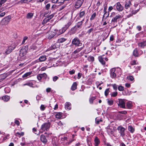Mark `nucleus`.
<instances>
[{
  "label": "nucleus",
  "instance_id": "1",
  "mask_svg": "<svg viewBox=\"0 0 146 146\" xmlns=\"http://www.w3.org/2000/svg\"><path fill=\"white\" fill-rule=\"evenodd\" d=\"M72 43L74 45L78 46H81L82 45V43L81 42L79 39L77 37H75L72 41Z\"/></svg>",
  "mask_w": 146,
  "mask_h": 146
},
{
  "label": "nucleus",
  "instance_id": "2",
  "mask_svg": "<svg viewBox=\"0 0 146 146\" xmlns=\"http://www.w3.org/2000/svg\"><path fill=\"white\" fill-rule=\"evenodd\" d=\"M50 123H45L42 124L41 129L43 131H47L50 127Z\"/></svg>",
  "mask_w": 146,
  "mask_h": 146
},
{
  "label": "nucleus",
  "instance_id": "3",
  "mask_svg": "<svg viewBox=\"0 0 146 146\" xmlns=\"http://www.w3.org/2000/svg\"><path fill=\"white\" fill-rule=\"evenodd\" d=\"M117 129L119 131V132L122 137H123L124 136L125 129L124 127L122 126H119L117 128Z\"/></svg>",
  "mask_w": 146,
  "mask_h": 146
},
{
  "label": "nucleus",
  "instance_id": "4",
  "mask_svg": "<svg viewBox=\"0 0 146 146\" xmlns=\"http://www.w3.org/2000/svg\"><path fill=\"white\" fill-rule=\"evenodd\" d=\"M84 1V0H77L75 5V7L77 9L80 8L82 5Z\"/></svg>",
  "mask_w": 146,
  "mask_h": 146
},
{
  "label": "nucleus",
  "instance_id": "5",
  "mask_svg": "<svg viewBox=\"0 0 146 146\" xmlns=\"http://www.w3.org/2000/svg\"><path fill=\"white\" fill-rule=\"evenodd\" d=\"M47 75L46 73L39 74L37 76V78L39 80H40L42 78H46Z\"/></svg>",
  "mask_w": 146,
  "mask_h": 146
},
{
  "label": "nucleus",
  "instance_id": "6",
  "mask_svg": "<svg viewBox=\"0 0 146 146\" xmlns=\"http://www.w3.org/2000/svg\"><path fill=\"white\" fill-rule=\"evenodd\" d=\"M119 103L118 104L120 107L123 108H125V102L124 100L122 99H120L119 100Z\"/></svg>",
  "mask_w": 146,
  "mask_h": 146
},
{
  "label": "nucleus",
  "instance_id": "7",
  "mask_svg": "<svg viewBox=\"0 0 146 146\" xmlns=\"http://www.w3.org/2000/svg\"><path fill=\"white\" fill-rule=\"evenodd\" d=\"M15 48V47L11 46H9L7 48L5 53L6 54H9L12 52V50H13Z\"/></svg>",
  "mask_w": 146,
  "mask_h": 146
},
{
  "label": "nucleus",
  "instance_id": "8",
  "mask_svg": "<svg viewBox=\"0 0 146 146\" xmlns=\"http://www.w3.org/2000/svg\"><path fill=\"white\" fill-rule=\"evenodd\" d=\"M27 53L26 49L25 48H22L20 50L19 55L21 56L25 55Z\"/></svg>",
  "mask_w": 146,
  "mask_h": 146
},
{
  "label": "nucleus",
  "instance_id": "9",
  "mask_svg": "<svg viewBox=\"0 0 146 146\" xmlns=\"http://www.w3.org/2000/svg\"><path fill=\"white\" fill-rule=\"evenodd\" d=\"M116 8L117 10L119 11H121L123 9V7L119 2L116 4Z\"/></svg>",
  "mask_w": 146,
  "mask_h": 146
},
{
  "label": "nucleus",
  "instance_id": "10",
  "mask_svg": "<svg viewBox=\"0 0 146 146\" xmlns=\"http://www.w3.org/2000/svg\"><path fill=\"white\" fill-rule=\"evenodd\" d=\"M115 68H113L110 70L111 76L112 78H116V74L115 73Z\"/></svg>",
  "mask_w": 146,
  "mask_h": 146
},
{
  "label": "nucleus",
  "instance_id": "11",
  "mask_svg": "<svg viewBox=\"0 0 146 146\" xmlns=\"http://www.w3.org/2000/svg\"><path fill=\"white\" fill-rule=\"evenodd\" d=\"M40 140L43 143L45 144L47 142V140L45 136L44 135H41L40 136Z\"/></svg>",
  "mask_w": 146,
  "mask_h": 146
},
{
  "label": "nucleus",
  "instance_id": "12",
  "mask_svg": "<svg viewBox=\"0 0 146 146\" xmlns=\"http://www.w3.org/2000/svg\"><path fill=\"white\" fill-rule=\"evenodd\" d=\"M121 18V16L120 15H117L112 19L111 20V22L114 23H117V20Z\"/></svg>",
  "mask_w": 146,
  "mask_h": 146
},
{
  "label": "nucleus",
  "instance_id": "13",
  "mask_svg": "<svg viewBox=\"0 0 146 146\" xmlns=\"http://www.w3.org/2000/svg\"><path fill=\"white\" fill-rule=\"evenodd\" d=\"M83 20H83L81 21L78 22L77 25L75 26L73 28H74L76 30L78 28H80L83 23ZM72 29H74V28H73Z\"/></svg>",
  "mask_w": 146,
  "mask_h": 146
},
{
  "label": "nucleus",
  "instance_id": "14",
  "mask_svg": "<svg viewBox=\"0 0 146 146\" xmlns=\"http://www.w3.org/2000/svg\"><path fill=\"white\" fill-rule=\"evenodd\" d=\"M54 14H52L47 17H46L43 20L44 22L47 23L48 22L50 19L53 17Z\"/></svg>",
  "mask_w": 146,
  "mask_h": 146
},
{
  "label": "nucleus",
  "instance_id": "15",
  "mask_svg": "<svg viewBox=\"0 0 146 146\" xmlns=\"http://www.w3.org/2000/svg\"><path fill=\"white\" fill-rule=\"evenodd\" d=\"M56 33L54 32H50L48 33V38L49 39H51L56 35Z\"/></svg>",
  "mask_w": 146,
  "mask_h": 146
},
{
  "label": "nucleus",
  "instance_id": "16",
  "mask_svg": "<svg viewBox=\"0 0 146 146\" xmlns=\"http://www.w3.org/2000/svg\"><path fill=\"white\" fill-rule=\"evenodd\" d=\"M72 24V22L71 21L69 22L66 25L65 27H63L64 31H62L61 33H64L65 31Z\"/></svg>",
  "mask_w": 146,
  "mask_h": 146
},
{
  "label": "nucleus",
  "instance_id": "17",
  "mask_svg": "<svg viewBox=\"0 0 146 146\" xmlns=\"http://www.w3.org/2000/svg\"><path fill=\"white\" fill-rule=\"evenodd\" d=\"M94 145L95 146H98L99 144L100 143V141L98 137H95L94 140Z\"/></svg>",
  "mask_w": 146,
  "mask_h": 146
},
{
  "label": "nucleus",
  "instance_id": "18",
  "mask_svg": "<svg viewBox=\"0 0 146 146\" xmlns=\"http://www.w3.org/2000/svg\"><path fill=\"white\" fill-rule=\"evenodd\" d=\"M138 45L139 47L141 48H143L144 46H146V41L139 43L138 44Z\"/></svg>",
  "mask_w": 146,
  "mask_h": 146
},
{
  "label": "nucleus",
  "instance_id": "19",
  "mask_svg": "<svg viewBox=\"0 0 146 146\" xmlns=\"http://www.w3.org/2000/svg\"><path fill=\"white\" fill-rule=\"evenodd\" d=\"M98 59L99 61L101 63V64L103 65H105L106 62L104 60V58H103L102 56H99L98 57Z\"/></svg>",
  "mask_w": 146,
  "mask_h": 146
},
{
  "label": "nucleus",
  "instance_id": "20",
  "mask_svg": "<svg viewBox=\"0 0 146 146\" xmlns=\"http://www.w3.org/2000/svg\"><path fill=\"white\" fill-rule=\"evenodd\" d=\"M71 104L69 102H66L65 106V108L66 109L70 110L71 109Z\"/></svg>",
  "mask_w": 146,
  "mask_h": 146
},
{
  "label": "nucleus",
  "instance_id": "21",
  "mask_svg": "<svg viewBox=\"0 0 146 146\" xmlns=\"http://www.w3.org/2000/svg\"><path fill=\"white\" fill-rule=\"evenodd\" d=\"M131 5V2L128 1L126 2L125 5V8L126 9H128Z\"/></svg>",
  "mask_w": 146,
  "mask_h": 146
},
{
  "label": "nucleus",
  "instance_id": "22",
  "mask_svg": "<svg viewBox=\"0 0 146 146\" xmlns=\"http://www.w3.org/2000/svg\"><path fill=\"white\" fill-rule=\"evenodd\" d=\"M46 57L45 56H41L39 58V60L40 62L45 61L46 60Z\"/></svg>",
  "mask_w": 146,
  "mask_h": 146
},
{
  "label": "nucleus",
  "instance_id": "23",
  "mask_svg": "<svg viewBox=\"0 0 146 146\" xmlns=\"http://www.w3.org/2000/svg\"><path fill=\"white\" fill-rule=\"evenodd\" d=\"M34 14L32 13H28L27 15L26 18L27 19H31L32 18Z\"/></svg>",
  "mask_w": 146,
  "mask_h": 146
},
{
  "label": "nucleus",
  "instance_id": "24",
  "mask_svg": "<svg viewBox=\"0 0 146 146\" xmlns=\"http://www.w3.org/2000/svg\"><path fill=\"white\" fill-rule=\"evenodd\" d=\"M77 84L76 82H74L72 85L71 88L72 91L75 90L77 88Z\"/></svg>",
  "mask_w": 146,
  "mask_h": 146
},
{
  "label": "nucleus",
  "instance_id": "25",
  "mask_svg": "<svg viewBox=\"0 0 146 146\" xmlns=\"http://www.w3.org/2000/svg\"><path fill=\"white\" fill-rule=\"evenodd\" d=\"M2 100L5 101H8L10 99V97L8 96H5L2 97Z\"/></svg>",
  "mask_w": 146,
  "mask_h": 146
},
{
  "label": "nucleus",
  "instance_id": "26",
  "mask_svg": "<svg viewBox=\"0 0 146 146\" xmlns=\"http://www.w3.org/2000/svg\"><path fill=\"white\" fill-rule=\"evenodd\" d=\"M56 117L58 119H60L62 117V113L59 112L57 113L56 115Z\"/></svg>",
  "mask_w": 146,
  "mask_h": 146
},
{
  "label": "nucleus",
  "instance_id": "27",
  "mask_svg": "<svg viewBox=\"0 0 146 146\" xmlns=\"http://www.w3.org/2000/svg\"><path fill=\"white\" fill-rule=\"evenodd\" d=\"M24 135V133L21 132V133L17 132L15 134V135L20 137L21 136H23Z\"/></svg>",
  "mask_w": 146,
  "mask_h": 146
},
{
  "label": "nucleus",
  "instance_id": "28",
  "mask_svg": "<svg viewBox=\"0 0 146 146\" xmlns=\"http://www.w3.org/2000/svg\"><path fill=\"white\" fill-rule=\"evenodd\" d=\"M128 129V130L131 133H133L134 131V129L131 126H129Z\"/></svg>",
  "mask_w": 146,
  "mask_h": 146
},
{
  "label": "nucleus",
  "instance_id": "29",
  "mask_svg": "<svg viewBox=\"0 0 146 146\" xmlns=\"http://www.w3.org/2000/svg\"><path fill=\"white\" fill-rule=\"evenodd\" d=\"M66 40V39L63 38H60L58 40V42L59 43H62Z\"/></svg>",
  "mask_w": 146,
  "mask_h": 146
},
{
  "label": "nucleus",
  "instance_id": "30",
  "mask_svg": "<svg viewBox=\"0 0 146 146\" xmlns=\"http://www.w3.org/2000/svg\"><path fill=\"white\" fill-rule=\"evenodd\" d=\"M32 73V72H29L26 73L23 76V78H26L28 76H30Z\"/></svg>",
  "mask_w": 146,
  "mask_h": 146
},
{
  "label": "nucleus",
  "instance_id": "31",
  "mask_svg": "<svg viewBox=\"0 0 146 146\" xmlns=\"http://www.w3.org/2000/svg\"><path fill=\"white\" fill-rule=\"evenodd\" d=\"M133 55L135 57H137L138 56V54L137 50L136 49H135L133 53Z\"/></svg>",
  "mask_w": 146,
  "mask_h": 146
},
{
  "label": "nucleus",
  "instance_id": "32",
  "mask_svg": "<svg viewBox=\"0 0 146 146\" xmlns=\"http://www.w3.org/2000/svg\"><path fill=\"white\" fill-rule=\"evenodd\" d=\"M82 48L83 47H81L80 48H77V49H76L74 51V53L75 54L78 53L80 51H81L82 49Z\"/></svg>",
  "mask_w": 146,
  "mask_h": 146
},
{
  "label": "nucleus",
  "instance_id": "33",
  "mask_svg": "<svg viewBox=\"0 0 146 146\" xmlns=\"http://www.w3.org/2000/svg\"><path fill=\"white\" fill-rule=\"evenodd\" d=\"M6 78V76L3 75H0V82Z\"/></svg>",
  "mask_w": 146,
  "mask_h": 146
},
{
  "label": "nucleus",
  "instance_id": "34",
  "mask_svg": "<svg viewBox=\"0 0 146 146\" xmlns=\"http://www.w3.org/2000/svg\"><path fill=\"white\" fill-rule=\"evenodd\" d=\"M139 9H137V10H135V11H132V14H130V16H132L133 14H135L136 13H137L138 11H139Z\"/></svg>",
  "mask_w": 146,
  "mask_h": 146
},
{
  "label": "nucleus",
  "instance_id": "35",
  "mask_svg": "<svg viewBox=\"0 0 146 146\" xmlns=\"http://www.w3.org/2000/svg\"><path fill=\"white\" fill-rule=\"evenodd\" d=\"M118 90L120 91H123L124 90V88L123 86H119L118 87Z\"/></svg>",
  "mask_w": 146,
  "mask_h": 146
},
{
  "label": "nucleus",
  "instance_id": "36",
  "mask_svg": "<svg viewBox=\"0 0 146 146\" xmlns=\"http://www.w3.org/2000/svg\"><path fill=\"white\" fill-rule=\"evenodd\" d=\"M96 99L95 97H92L89 100V102L90 104H92L93 101Z\"/></svg>",
  "mask_w": 146,
  "mask_h": 146
},
{
  "label": "nucleus",
  "instance_id": "37",
  "mask_svg": "<svg viewBox=\"0 0 146 146\" xmlns=\"http://www.w3.org/2000/svg\"><path fill=\"white\" fill-rule=\"evenodd\" d=\"M109 88L107 89L105 91V95L107 96L110 92Z\"/></svg>",
  "mask_w": 146,
  "mask_h": 146
},
{
  "label": "nucleus",
  "instance_id": "38",
  "mask_svg": "<svg viewBox=\"0 0 146 146\" xmlns=\"http://www.w3.org/2000/svg\"><path fill=\"white\" fill-rule=\"evenodd\" d=\"M108 102L109 105H111L113 104V100H109L108 99L107 100Z\"/></svg>",
  "mask_w": 146,
  "mask_h": 146
},
{
  "label": "nucleus",
  "instance_id": "39",
  "mask_svg": "<svg viewBox=\"0 0 146 146\" xmlns=\"http://www.w3.org/2000/svg\"><path fill=\"white\" fill-rule=\"evenodd\" d=\"M126 106L128 108H130L132 107L131 103L129 102H127L126 103Z\"/></svg>",
  "mask_w": 146,
  "mask_h": 146
},
{
  "label": "nucleus",
  "instance_id": "40",
  "mask_svg": "<svg viewBox=\"0 0 146 146\" xmlns=\"http://www.w3.org/2000/svg\"><path fill=\"white\" fill-rule=\"evenodd\" d=\"M96 15V13H94L91 16V17L90 18V20H92L94 19Z\"/></svg>",
  "mask_w": 146,
  "mask_h": 146
},
{
  "label": "nucleus",
  "instance_id": "41",
  "mask_svg": "<svg viewBox=\"0 0 146 146\" xmlns=\"http://www.w3.org/2000/svg\"><path fill=\"white\" fill-rule=\"evenodd\" d=\"M88 60L90 61H93L94 60V58L92 56H90L88 58Z\"/></svg>",
  "mask_w": 146,
  "mask_h": 146
},
{
  "label": "nucleus",
  "instance_id": "42",
  "mask_svg": "<svg viewBox=\"0 0 146 146\" xmlns=\"http://www.w3.org/2000/svg\"><path fill=\"white\" fill-rule=\"evenodd\" d=\"M33 131L35 133V134L38 135L39 134L40 132L36 133V129L35 128H33Z\"/></svg>",
  "mask_w": 146,
  "mask_h": 146
},
{
  "label": "nucleus",
  "instance_id": "43",
  "mask_svg": "<svg viewBox=\"0 0 146 146\" xmlns=\"http://www.w3.org/2000/svg\"><path fill=\"white\" fill-rule=\"evenodd\" d=\"M7 0H0V7L1 6L2 4L4 3Z\"/></svg>",
  "mask_w": 146,
  "mask_h": 146
},
{
  "label": "nucleus",
  "instance_id": "44",
  "mask_svg": "<svg viewBox=\"0 0 146 146\" xmlns=\"http://www.w3.org/2000/svg\"><path fill=\"white\" fill-rule=\"evenodd\" d=\"M50 3L47 4L46 6L45 7V8L47 10H48L49 8L50 7Z\"/></svg>",
  "mask_w": 146,
  "mask_h": 146
},
{
  "label": "nucleus",
  "instance_id": "45",
  "mask_svg": "<svg viewBox=\"0 0 146 146\" xmlns=\"http://www.w3.org/2000/svg\"><path fill=\"white\" fill-rule=\"evenodd\" d=\"M85 12L84 11L81 12L79 14V16L80 17H82L85 14Z\"/></svg>",
  "mask_w": 146,
  "mask_h": 146
},
{
  "label": "nucleus",
  "instance_id": "46",
  "mask_svg": "<svg viewBox=\"0 0 146 146\" xmlns=\"http://www.w3.org/2000/svg\"><path fill=\"white\" fill-rule=\"evenodd\" d=\"M117 94V92H113L111 95V96L113 97H115Z\"/></svg>",
  "mask_w": 146,
  "mask_h": 146
},
{
  "label": "nucleus",
  "instance_id": "47",
  "mask_svg": "<svg viewBox=\"0 0 146 146\" xmlns=\"http://www.w3.org/2000/svg\"><path fill=\"white\" fill-rule=\"evenodd\" d=\"M112 86L114 90H117V86L115 84H113L112 85Z\"/></svg>",
  "mask_w": 146,
  "mask_h": 146
},
{
  "label": "nucleus",
  "instance_id": "48",
  "mask_svg": "<svg viewBox=\"0 0 146 146\" xmlns=\"http://www.w3.org/2000/svg\"><path fill=\"white\" fill-rule=\"evenodd\" d=\"M28 38V37L27 36H25L24 37L23 39V40L22 42V44H23L25 43V41Z\"/></svg>",
  "mask_w": 146,
  "mask_h": 146
},
{
  "label": "nucleus",
  "instance_id": "49",
  "mask_svg": "<svg viewBox=\"0 0 146 146\" xmlns=\"http://www.w3.org/2000/svg\"><path fill=\"white\" fill-rule=\"evenodd\" d=\"M45 108V107L44 105H41L40 107V109L42 111L44 110Z\"/></svg>",
  "mask_w": 146,
  "mask_h": 146
},
{
  "label": "nucleus",
  "instance_id": "50",
  "mask_svg": "<svg viewBox=\"0 0 146 146\" xmlns=\"http://www.w3.org/2000/svg\"><path fill=\"white\" fill-rule=\"evenodd\" d=\"M64 0H58L57 2L56 3L59 4L63 3L64 2Z\"/></svg>",
  "mask_w": 146,
  "mask_h": 146
},
{
  "label": "nucleus",
  "instance_id": "51",
  "mask_svg": "<svg viewBox=\"0 0 146 146\" xmlns=\"http://www.w3.org/2000/svg\"><path fill=\"white\" fill-rule=\"evenodd\" d=\"M57 48V47L56 46V45H52L50 47V48L51 50L52 49H55Z\"/></svg>",
  "mask_w": 146,
  "mask_h": 146
},
{
  "label": "nucleus",
  "instance_id": "52",
  "mask_svg": "<svg viewBox=\"0 0 146 146\" xmlns=\"http://www.w3.org/2000/svg\"><path fill=\"white\" fill-rule=\"evenodd\" d=\"M9 134H7L4 137L3 139V140L4 141H5L7 139H8L9 137Z\"/></svg>",
  "mask_w": 146,
  "mask_h": 146
},
{
  "label": "nucleus",
  "instance_id": "53",
  "mask_svg": "<svg viewBox=\"0 0 146 146\" xmlns=\"http://www.w3.org/2000/svg\"><path fill=\"white\" fill-rule=\"evenodd\" d=\"M93 28H91L87 31V33H88V34H90V33L93 31Z\"/></svg>",
  "mask_w": 146,
  "mask_h": 146
},
{
  "label": "nucleus",
  "instance_id": "54",
  "mask_svg": "<svg viewBox=\"0 0 146 146\" xmlns=\"http://www.w3.org/2000/svg\"><path fill=\"white\" fill-rule=\"evenodd\" d=\"M58 76H55L53 77V80L54 82H55L58 79Z\"/></svg>",
  "mask_w": 146,
  "mask_h": 146
},
{
  "label": "nucleus",
  "instance_id": "55",
  "mask_svg": "<svg viewBox=\"0 0 146 146\" xmlns=\"http://www.w3.org/2000/svg\"><path fill=\"white\" fill-rule=\"evenodd\" d=\"M52 143L53 146H57L58 145V143L57 142L53 141Z\"/></svg>",
  "mask_w": 146,
  "mask_h": 146
},
{
  "label": "nucleus",
  "instance_id": "56",
  "mask_svg": "<svg viewBox=\"0 0 146 146\" xmlns=\"http://www.w3.org/2000/svg\"><path fill=\"white\" fill-rule=\"evenodd\" d=\"M75 70H70L69 71V73L70 74H72L75 73Z\"/></svg>",
  "mask_w": 146,
  "mask_h": 146
},
{
  "label": "nucleus",
  "instance_id": "57",
  "mask_svg": "<svg viewBox=\"0 0 146 146\" xmlns=\"http://www.w3.org/2000/svg\"><path fill=\"white\" fill-rule=\"evenodd\" d=\"M127 78H129V79L131 81H132L134 80V78L132 76H129Z\"/></svg>",
  "mask_w": 146,
  "mask_h": 146
},
{
  "label": "nucleus",
  "instance_id": "58",
  "mask_svg": "<svg viewBox=\"0 0 146 146\" xmlns=\"http://www.w3.org/2000/svg\"><path fill=\"white\" fill-rule=\"evenodd\" d=\"M51 90V89L50 88H47L46 89V92L48 93L50 92Z\"/></svg>",
  "mask_w": 146,
  "mask_h": 146
},
{
  "label": "nucleus",
  "instance_id": "59",
  "mask_svg": "<svg viewBox=\"0 0 146 146\" xmlns=\"http://www.w3.org/2000/svg\"><path fill=\"white\" fill-rule=\"evenodd\" d=\"M119 112L120 113H122V114H126L127 113V111H119Z\"/></svg>",
  "mask_w": 146,
  "mask_h": 146
},
{
  "label": "nucleus",
  "instance_id": "60",
  "mask_svg": "<svg viewBox=\"0 0 146 146\" xmlns=\"http://www.w3.org/2000/svg\"><path fill=\"white\" fill-rule=\"evenodd\" d=\"M81 76H82V74L80 73H78V77H77V78L78 79H80Z\"/></svg>",
  "mask_w": 146,
  "mask_h": 146
},
{
  "label": "nucleus",
  "instance_id": "61",
  "mask_svg": "<svg viewBox=\"0 0 146 146\" xmlns=\"http://www.w3.org/2000/svg\"><path fill=\"white\" fill-rule=\"evenodd\" d=\"M15 123L17 125H19V122L18 120H16L15 122Z\"/></svg>",
  "mask_w": 146,
  "mask_h": 146
},
{
  "label": "nucleus",
  "instance_id": "62",
  "mask_svg": "<svg viewBox=\"0 0 146 146\" xmlns=\"http://www.w3.org/2000/svg\"><path fill=\"white\" fill-rule=\"evenodd\" d=\"M136 64V61L135 60L132 61L131 63V64L133 65H135Z\"/></svg>",
  "mask_w": 146,
  "mask_h": 146
},
{
  "label": "nucleus",
  "instance_id": "63",
  "mask_svg": "<svg viewBox=\"0 0 146 146\" xmlns=\"http://www.w3.org/2000/svg\"><path fill=\"white\" fill-rule=\"evenodd\" d=\"M5 12H3L2 13H1L0 14V17H2L4 16L5 15Z\"/></svg>",
  "mask_w": 146,
  "mask_h": 146
},
{
  "label": "nucleus",
  "instance_id": "64",
  "mask_svg": "<svg viewBox=\"0 0 146 146\" xmlns=\"http://www.w3.org/2000/svg\"><path fill=\"white\" fill-rule=\"evenodd\" d=\"M113 9V7L112 6H110L109 7L108 10L109 11H111Z\"/></svg>",
  "mask_w": 146,
  "mask_h": 146
}]
</instances>
